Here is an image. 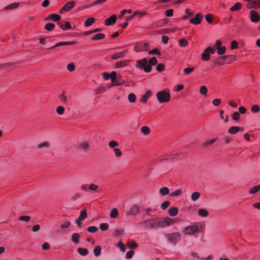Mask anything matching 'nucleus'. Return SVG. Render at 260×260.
I'll use <instances>...</instances> for the list:
<instances>
[{
    "instance_id": "1",
    "label": "nucleus",
    "mask_w": 260,
    "mask_h": 260,
    "mask_svg": "<svg viewBox=\"0 0 260 260\" xmlns=\"http://www.w3.org/2000/svg\"><path fill=\"white\" fill-rule=\"evenodd\" d=\"M156 228H163L172 224L174 222L171 218L166 217L163 218H155Z\"/></svg>"
},
{
    "instance_id": "2",
    "label": "nucleus",
    "mask_w": 260,
    "mask_h": 260,
    "mask_svg": "<svg viewBox=\"0 0 260 260\" xmlns=\"http://www.w3.org/2000/svg\"><path fill=\"white\" fill-rule=\"evenodd\" d=\"M168 89H166L164 90L158 91L156 93V98L159 102L167 103L170 101L171 95Z\"/></svg>"
},
{
    "instance_id": "3",
    "label": "nucleus",
    "mask_w": 260,
    "mask_h": 260,
    "mask_svg": "<svg viewBox=\"0 0 260 260\" xmlns=\"http://www.w3.org/2000/svg\"><path fill=\"white\" fill-rule=\"evenodd\" d=\"M166 237L167 241L173 245L176 244L181 239V235L177 232L168 234Z\"/></svg>"
},
{
    "instance_id": "4",
    "label": "nucleus",
    "mask_w": 260,
    "mask_h": 260,
    "mask_svg": "<svg viewBox=\"0 0 260 260\" xmlns=\"http://www.w3.org/2000/svg\"><path fill=\"white\" fill-rule=\"evenodd\" d=\"M137 67L143 70L146 73H149L151 70V65L148 64V61L146 58H144L137 61Z\"/></svg>"
},
{
    "instance_id": "5",
    "label": "nucleus",
    "mask_w": 260,
    "mask_h": 260,
    "mask_svg": "<svg viewBox=\"0 0 260 260\" xmlns=\"http://www.w3.org/2000/svg\"><path fill=\"white\" fill-rule=\"evenodd\" d=\"M155 219V218H150L144 221L142 223L143 226L146 229L156 228Z\"/></svg>"
},
{
    "instance_id": "6",
    "label": "nucleus",
    "mask_w": 260,
    "mask_h": 260,
    "mask_svg": "<svg viewBox=\"0 0 260 260\" xmlns=\"http://www.w3.org/2000/svg\"><path fill=\"white\" fill-rule=\"evenodd\" d=\"M140 212V209L139 206L137 205H132L129 210L126 212V215L127 216H136L139 212Z\"/></svg>"
},
{
    "instance_id": "7",
    "label": "nucleus",
    "mask_w": 260,
    "mask_h": 260,
    "mask_svg": "<svg viewBox=\"0 0 260 260\" xmlns=\"http://www.w3.org/2000/svg\"><path fill=\"white\" fill-rule=\"evenodd\" d=\"M198 231V227L196 225L187 226L184 230V233L186 235L192 234Z\"/></svg>"
},
{
    "instance_id": "8",
    "label": "nucleus",
    "mask_w": 260,
    "mask_h": 260,
    "mask_svg": "<svg viewBox=\"0 0 260 260\" xmlns=\"http://www.w3.org/2000/svg\"><path fill=\"white\" fill-rule=\"evenodd\" d=\"M203 18V15L200 13H197L194 18H192L189 20V22L194 24H199L201 22V20Z\"/></svg>"
},
{
    "instance_id": "9",
    "label": "nucleus",
    "mask_w": 260,
    "mask_h": 260,
    "mask_svg": "<svg viewBox=\"0 0 260 260\" xmlns=\"http://www.w3.org/2000/svg\"><path fill=\"white\" fill-rule=\"evenodd\" d=\"M250 19L252 22L256 23L260 20V16L256 11L252 10L250 12Z\"/></svg>"
},
{
    "instance_id": "10",
    "label": "nucleus",
    "mask_w": 260,
    "mask_h": 260,
    "mask_svg": "<svg viewBox=\"0 0 260 260\" xmlns=\"http://www.w3.org/2000/svg\"><path fill=\"white\" fill-rule=\"evenodd\" d=\"M116 20V15H113L105 20V25L107 26L113 25L115 23Z\"/></svg>"
},
{
    "instance_id": "11",
    "label": "nucleus",
    "mask_w": 260,
    "mask_h": 260,
    "mask_svg": "<svg viewBox=\"0 0 260 260\" xmlns=\"http://www.w3.org/2000/svg\"><path fill=\"white\" fill-rule=\"evenodd\" d=\"M50 148V144L47 141H44L39 143L37 145V149L39 151H41L45 149H48Z\"/></svg>"
},
{
    "instance_id": "12",
    "label": "nucleus",
    "mask_w": 260,
    "mask_h": 260,
    "mask_svg": "<svg viewBox=\"0 0 260 260\" xmlns=\"http://www.w3.org/2000/svg\"><path fill=\"white\" fill-rule=\"evenodd\" d=\"M76 44V42L72 41V42H60L56 43L55 45L53 46H52L48 48V49H54L57 47L61 46H66V45H74Z\"/></svg>"
},
{
    "instance_id": "13",
    "label": "nucleus",
    "mask_w": 260,
    "mask_h": 260,
    "mask_svg": "<svg viewBox=\"0 0 260 260\" xmlns=\"http://www.w3.org/2000/svg\"><path fill=\"white\" fill-rule=\"evenodd\" d=\"M61 19V16L58 14H50L47 17L45 18V21H48L49 20H52L54 22H57L60 20Z\"/></svg>"
},
{
    "instance_id": "14",
    "label": "nucleus",
    "mask_w": 260,
    "mask_h": 260,
    "mask_svg": "<svg viewBox=\"0 0 260 260\" xmlns=\"http://www.w3.org/2000/svg\"><path fill=\"white\" fill-rule=\"evenodd\" d=\"M75 5V2L74 1H70L64 5V6L62 8V10H63L64 11L68 12L71 10Z\"/></svg>"
},
{
    "instance_id": "15",
    "label": "nucleus",
    "mask_w": 260,
    "mask_h": 260,
    "mask_svg": "<svg viewBox=\"0 0 260 260\" xmlns=\"http://www.w3.org/2000/svg\"><path fill=\"white\" fill-rule=\"evenodd\" d=\"M127 50H124L120 52H118L111 56V58L113 60H116L120 58L123 57L127 53Z\"/></svg>"
},
{
    "instance_id": "16",
    "label": "nucleus",
    "mask_w": 260,
    "mask_h": 260,
    "mask_svg": "<svg viewBox=\"0 0 260 260\" xmlns=\"http://www.w3.org/2000/svg\"><path fill=\"white\" fill-rule=\"evenodd\" d=\"M151 94L152 93L150 90H147L145 93L141 97L140 99V102L143 103H146L148 98L151 95Z\"/></svg>"
},
{
    "instance_id": "17",
    "label": "nucleus",
    "mask_w": 260,
    "mask_h": 260,
    "mask_svg": "<svg viewBox=\"0 0 260 260\" xmlns=\"http://www.w3.org/2000/svg\"><path fill=\"white\" fill-rule=\"evenodd\" d=\"M240 130L241 131H243V128H240L238 126H233L231 127L229 129L228 132L232 134H235L237 133Z\"/></svg>"
},
{
    "instance_id": "18",
    "label": "nucleus",
    "mask_w": 260,
    "mask_h": 260,
    "mask_svg": "<svg viewBox=\"0 0 260 260\" xmlns=\"http://www.w3.org/2000/svg\"><path fill=\"white\" fill-rule=\"evenodd\" d=\"M260 190V184L253 186L251 187L248 191V192L250 194H254Z\"/></svg>"
},
{
    "instance_id": "19",
    "label": "nucleus",
    "mask_w": 260,
    "mask_h": 260,
    "mask_svg": "<svg viewBox=\"0 0 260 260\" xmlns=\"http://www.w3.org/2000/svg\"><path fill=\"white\" fill-rule=\"evenodd\" d=\"M80 238V235L78 233H74L71 236V241L75 244H78Z\"/></svg>"
},
{
    "instance_id": "20",
    "label": "nucleus",
    "mask_w": 260,
    "mask_h": 260,
    "mask_svg": "<svg viewBox=\"0 0 260 260\" xmlns=\"http://www.w3.org/2000/svg\"><path fill=\"white\" fill-rule=\"evenodd\" d=\"M105 35L103 33H99L95 35L91 38L92 40L96 41V40H101L105 38Z\"/></svg>"
},
{
    "instance_id": "21",
    "label": "nucleus",
    "mask_w": 260,
    "mask_h": 260,
    "mask_svg": "<svg viewBox=\"0 0 260 260\" xmlns=\"http://www.w3.org/2000/svg\"><path fill=\"white\" fill-rule=\"evenodd\" d=\"M129 62L128 60H122L120 62H117L115 64L116 68H122L127 65L128 62Z\"/></svg>"
},
{
    "instance_id": "22",
    "label": "nucleus",
    "mask_w": 260,
    "mask_h": 260,
    "mask_svg": "<svg viewBox=\"0 0 260 260\" xmlns=\"http://www.w3.org/2000/svg\"><path fill=\"white\" fill-rule=\"evenodd\" d=\"M210 56L208 51H206V49L202 53V59L204 61H207L210 59Z\"/></svg>"
},
{
    "instance_id": "23",
    "label": "nucleus",
    "mask_w": 260,
    "mask_h": 260,
    "mask_svg": "<svg viewBox=\"0 0 260 260\" xmlns=\"http://www.w3.org/2000/svg\"><path fill=\"white\" fill-rule=\"evenodd\" d=\"M87 211L85 209H84L80 211L79 216L78 218L81 220H84L87 217Z\"/></svg>"
},
{
    "instance_id": "24",
    "label": "nucleus",
    "mask_w": 260,
    "mask_h": 260,
    "mask_svg": "<svg viewBox=\"0 0 260 260\" xmlns=\"http://www.w3.org/2000/svg\"><path fill=\"white\" fill-rule=\"evenodd\" d=\"M178 212V210L177 207H171L169 210V214L172 216H176Z\"/></svg>"
},
{
    "instance_id": "25",
    "label": "nucleus",
    "mask_w": 260,
    "mask_h": 260,
    "mask_svg": "<svg viewBox=\"0 0 260 260\" xmlns=\"http://www.w3.org/2000/svg\"><path fill=\"white\" fill-rule=\"evenodd\" d=\"M78 148L86 150L89 148V144L87 142L84 141L79 143Z\"/></svg>"
},
{
    "instance_id": "26",
    "label": "nucleus",
    "mask_w": 260,
    "mask_h": 260,
    "mask_svg": "<svg viewBox=\"0 0 260 260\" xmlns=\"http://www.w3.org/2000/svg\"><path fill=\"white\" fill-rule=\"evenodd\" d=\"M77 251L80 255L82 256H85L88 253V250L86 248H82L79 247L77 249Z\"/></svg>"
},
{
    "instance_id": "27",
    "label": "nucleus",
    "mask_w": 260,
    "mask_h": 260,
    "mask_svg": "<svg viewBox=\"0 0 260 260\" xmlns=\"http://www.w3.org/2000/svg\"><path fill=\"white\" fill-rule=\"evenodd\" d=\"M19 6V3H12L7 6H6L5 8V10H9L17 8Z\"/></svg>"
},
{
    "instance_id": "28",
    "label": "nucleus",
    "mask_w": 260,
    "mask_h": 260,
    "mask_svg": "<svg viewBox=\"0 0 260 260\" xmlns=\"http://www.w3.org/2000/svg\"><path fill=\"white\" fill-rule=\"evenodd\" d=\"M242 7V5L240 3H236L233 6H232L231 8H230V10L231 11H238L240 9H241Z\"/></svg>"
},
{
    "instance_id": "29",
    "label": "nucleus",
    "mask_w": 260,
    "mask_h": 260,
    "mask_svg": "<svg viewBox=\"0 0 260 260\" xmlns=\"http://www.w3.org/2000/svg\"><path fill=\"white\" fill-rule=\"evenodd\" d=\"M170 190L167 187H163L159 189V193L162 196H166L169 193Z\"/></svg>"
},
{
    "instance_id": "30",
    "label": "nucleus",
    "mask_w": 260,
    "mask_h": 260,
    "mask_svg": "<svg viewBox=\"0 0 260 260\" xmlns=\"http://www.w3.org/2000/svg\"><path fill=\"white\" fill-rule=\"evenodd\" d=\"M218 139V138H213L212 139H211L204 143H203L201 145L203 147H206L208 145H210L213 144V143L215 142Z\"/></svg>"
},
{
    "instance_id": "31",
    "label": "nucleus",
    "mask_w": 260,
    "mask_h": 260,
    "mask_svg": "<svg viewBox=\"0 0 260 260\" xmlns=\"http://www.w3.org/2000/svg\"><path fill=\"white\" fill-rule=\"evenodd\" d=\"M118 216V211L116 208L113 209L110 214V216L112 218H116Z\"/></svg>"
},
{
    "instance_id": "32",
    "label": "nucleus",
    "mask_w": 260,
    "mask_h": 260,
    "mask_svg": "<svg viewBox=\"0 0 260 260\" xmlns=\"http://www.w3.org/2000/svg\"><path fill=\"white\" fill-rule=\"evenodd\" d=\"M198 213L202 217H207L208 215V211L204 209H199Z\"/></svg>"
},
{
    "instance_id": "33",
    "label": "nucleus",
    "mask_w": 260,
    "mask_h": 260,
    "mask_svg": "<svg viewBox=\"0 0 260 260\" xmlns=\"http://www.w3.org/2000/svg\"><path fill=\"white\" fill-rule=\"evenodd\" d=\"M201 194L199 192H194L191 195V199L192 201L194 202L199 199Z\"/></svg>"
},
{
    "instance_id": "34",
    "label": "nucleus",
    "mask_w": 260,
    "mask_h": 260,
    "mask_svg": "<svg viewBox=\"0 0 260 260\" xmlns=\"http://www.w3.org/2000/svg\"><path fill=\"white\" fill-rule=\"evenodd\" d=\"M95 21L94 18H89L85 20L84 22V25L85 26H89L91 25Z\"/></svg>"
},
{
    "instance_id": "35",
    "label": "nucleus",
    "mask_w": 260,
    "mask_h": 260,
    "mask_svg": "<svg viewBox=\"0 0 260 260\" xmlns=\"http://www.w3.org/2000/svg\"><path fill=\"white\" fill-rule=\"evenodd\" d=\"M93 252L95 256H99L101 253V247L99 245L96 246L93 250Z\"/></svg>"
},
{
    "instance_id": "36",
    "label": "nucleus",
    "mask_w": 260,
    "mask_h": 260,
    "mask_svg": "<svg viewBox=\"0 0 260 260\" xmlns=\"http://www.w3.org/2000/svg\"><path fill=\"white\" fill-rule=\"evenodd\" d=\"M182 190L181 189H178L175 190L174 191L172 192L170 194V196L172 197H177V196H179V195H180L181 194H182Z\"/></svg>"
},
{
    "instance_id": "37",
    "label": "nucleus",
    "mask_w": 260,
    "mask_h": 260,
    "mask_svg": "<svg viewBox=\"0 0 260 260\" xmlns=\"http://www.w3.org/2000/svg\"><path fill=\"white\" fill-rule=\"evenodd\" d=\"M59 27L63 30L70 29L72 27L69 22L66 21L64 25H60Z\"/></svg>"
},
{
    "instance_id": "38",
    "label": "nucleus",
    "mask_w": 260,
    "mask_h": 260,
    "mask_svg": "<svg viewBox=\"0 0 260 260\" xmlns=\"http://www.w3.org/2000/svg\"><path fill=\"white\" fill-rule=\"evenodd\" d=\"M141 131L143 134L147 135L150 133V129L148 126H143L141 128Z\"/></svg>"
},
{
    "instance_id": "39",
    "label": "nucleus",
    "mask_w": 260,
    "mask_h": 260,
    "mask_svg": "<svg viewBox=\"0 0 260 260\" xmlns=\"http://www.w3.org/2000/svg\"><path fill=\"white\" fill-rule=\"evenodd\" d=\"M44 28L48 31H51L55 28V24L52 23H48L45 25Z\"/></svg>"
},
{
    "instance_id": "40",
    "label": "nucleus",
    "mask_w": 260,
    "mask_h": 260,
    "mask_svg": "<svg viewBox=\"0 0 260 260\" xmlns=\"http://www.w3.org/2000/svg\"><path fill=\"white\" fill-rule=\"evenodd\" d=\"M147 13L146 12H140V11H135L134 14L130 16L129 19H132L136 15H139L140 17L144 16L146 15Z\"/></svg>"
},
{
    "instance_id": "41",
    "label": "nucleus",
    "mask_w": 260,
    "mask_h": 260,
    "mask_svg": "<svg viewBox=\"0 0 260 260\" xmlns=\"http://www.w3.org/2000/svg\"><path fill=\"white\" fill-rule=\"evenodd\" d=\"M98 186L93 183H91L88 186L89 189L91 190L94 192H98Z\"/></svg>"
},
{
    "instance_id": "42",
    "label": "nucleus",
    "mask_w": 260,
    "mask_h": 260,
    "mask_svg": "<svg viewBox=\"0 0 260 260\" xmlns=\"http://www.w3.org/2000/svg\"><path fill=\"white\" fill-rule=\"evenodd\" d=\"M207 91H208V89L205 86L202 85L200 87V93L201 94H202V95H203L204 96H206Z\"/></svg>"
},
{
    "instance_id": "43",
    "label": "nucleus",
    "mask_w": 260,
    "mask_h": 260,
    "mask_svg": "<svg viewBox=\"0 0 260 260\" xmlns=\"http://www.w3.org/2000/svg\"><path fill=\"white\" fill-rule=\"evenodd\" d=\"M136 96L134 93H129L128 95V100L131 103H134L136 101Z\"/></svg>"
},
{
    "instance_id": "44",
    "label": "nucleus",
    "mask_w": 260,
    "mask_h": 260,
    "mask_svg": "<svg viewBox=\"0 0 260 260\" xmlns=\"http://www.w3.org/2000/svg\"><path fill=\"white\" fill-rule=\"evenodd\" d=\"M217 49V54L220 55L224 54L226 52V47L225 46H221Z\"/></svg>"
},
{
    "instance_id": "45",
    "label": "nucleus",
    "mask_w": 260,
    "mask_h": 260,
    "mask_svg": "<svg viewBox=\"0 0 260 260\" xmlns=\"http://www.w3.org/2000/svg\"><path fill=\"white\" fill-rule=\"evenodd\" d=\"M106 1V0H96L94 2H93V3L90 5V6H85L84 7V8H89V7H92L94 5H98L100 3H104Z\"/></svg>"
},
{
    "instance_id": "46",
    "label": "nucleus",
    "mask_w": 260,
    "mask_h": 260,
    "mask_svg": "<svg viewBox=\"0 0 260 260\" xmlns=\"http://www.w3.org/2000/svg\"><path fill=\"white\" fill-rule=\"evenodd\" d=\"M170 205V202L169 201H166L163 202L160 206V208L162 210L166 209Z\"/></svg>"
},
{
    "instance_id": "47",
    "label": "nucleus",
    "mask_w": 260,
    "mask_h": 260,
    "mask_svg": "<svg viewBox=\"0 0 260 260\" xmlns=\"http://www.w3.org/2000/svg\"><path fill=\"white\" fill-rule=\"evenodd\" d=\"M259 110V107L257 105H254L251 107V111L253 113H257Z\"/></svg>"
},
{
    "instance_id": "48",
    "label": "nucleus",
    "mask_w": 260,
    "mask_h": 260,
    "mask_svg": "<svg viewBox=\"0 0 260 260\" xmlns=\"http://www.w3.org/2000/svg\"><path fill=\"white\" fill-rule=\"evenodd\" d=\"M118 143L114 140L110 141L108 143V146L111 148H113L115 147L118 146Z\"/></svg>"
},
{
    "instance_id": "49",
    "label": "nucleus",
    "mask_w": 260,
    "mask_h": 260,
    "mask_svg": "<svg viewBox=\"0 0 260 260\" xmlns=\"http://www.w3.org/2000/svg\"><path fill=\"white\" fill-rule=\"evenodd\" d=\"M148 63H149V65H151V66H154L157 64V60L156 57H152L149 59Z\"/></svg>"
},
{
    "instance_id": "50",
    "label": "nucleus",
    "mask_w": 260,
    "mask_h": 260,
    "mask_svg": "<svg viewBox=\"0 0 260 260\" xmlns=\"http://www.w3.org/2000/svg\"><path fill=\"white\" fill-rule=\"evenodd\" d=\"M87 230L89 233H93L98 231V228L95 226H90L87 228Z\"/></svg>"
},
{
    "instance_id": "51",
    "label": "nucleus",
    "mask_w": 260,
    "mask_h": 260,
    "mask_svg": "<svg viewBox=\"0 0 260 260\" xmlns=\"http://www.w3.org/2000/svg\"><path fill=\"white\" fill-rule=\"evenodd\" d=\"M148 54L151 55L157 54L158 55H160L161 54L160 52L157 48H155L152 50L149 51L148 52Z\"/></svg>"
},
{
    "instance_id": "52",
    "label": "nucleus",
    "mask_w": 260,
    "mask_h": 260,
    "mask_svg": "<svg viewBox=\"0 0 260 260\" xmlns=\"http://www.w3.org/2000/svg\"><path fill=\"white\" fill-rule=\"evenodd\" d=\"M109 225L107 223H102L100 224V229L102 231H106L108 230Z\"/></svg>"
},
{
    "instance_id": "53",
    "label": "nucleus",
    "mask_w": 260,
    "mask_h": 260,
    "mask_svg": "<svg viewBox=\"0 0 260 260\" xmlns=\"http://www.w3.org/2000/svg\"><path fill=\"white\" fill-rule=\"evenodd\" d=\"M165 65L162 63H159L156 66V70L158 72H161L165 70Z\"/></svg>"
},
{
    "instance_id": "54",
    "label": "nucleus",
    "mask_w": 260,
    "mask_h": 260,
    "mask_svg": "<svg viewBox=\"0 0 260 260\" xmlns=\"http://www.w3.org/2000/svg\"><path fill=\"white\" fill-rule=\"evenodd\" d=\"M110 76V78H111L112 82L114 83L116 80V73L114 71H113L111 73Z\"/></svg>"
},
{
    "instance_id": "55",
    "label": "nucleus",
    "mask_w": 260,
    "mask_h": 260,
    "mask_svg": "<svg viewBox=\"0 0 260 260\" xmlns=\"http://www.w3.org/2000/svg\"><path fill=\"white\" fill-rule=\"evenodd\" d=\"M194 68H193V67L186 68L183 70V71L184 72V73H185L186 75H189L191 72H192L194 71Z\"/></svg>"
},
{
    "instance_id": "56",
    "label": "nucleus",
    "mask_w": 260,
    "mask_h": 260,
    "mask_svg": "<svg viewBox=\"0 0 260 260\" xmlns=\"http://www.w3.org/2000/svg\"><path fill=\"white\" fill-rule=\"evenodd\" d=\"M187 44H188V42H187V40L184 38H182V39H180V40L179 41V45L181 47H185L187 45Z\"/></svg>"
},
{
    "instance_id": "57",
    "label": "nucleus",
    "mask_w": 260,
    "mask_h": 260,
    "mask_svg": "<svg viewBox=\"0 0 260 260\" xmlns=\"http://www.w3.org/2000/svg\"><path fill=\"white\" fill-rule=\"evenodd\" d=\"M117 247H118L120 248V250L122 252H124L125 251V249H126L125 247L121 241H120L118 243Z\"/></svg>"
},
{
    "instance_id": "58",
    "label": "nucleus",
    "mask_w": 260,
    "mask_h": 260,
    "mask_svg": "<svg viewBox=\"0 0 260 260\" xmlns=\"http://www.w3.org/2000/svg\"><path fill=\"white\" fill-rule=\"evenodd\" d=\"M64 111V108L63 106H58L56 109V112L59 115H61Z\"/></svg>"
},
{
    "instance_id": "59",
    "label": "nucleus",
    "mask_w": 260,
    "mask_h": 260,
    "mask_svg": "<svg viewBox=\"0 0 260 260\" xmlns=\"http://www.w3.org/2000/svg\"><path fill=\"white\" fill-rule=\"evenodd\" d=\"M240 117V114L238 112H235L232 115V118L234 120H238Z\"/></svg>"
},
{
    "instance_id": "60",
    "label": "nucleus",
    "mask_w": 260,
    "mask_h": 260,
    "mask_svg": "<svg viewBox=\"0 0 260 260\" xmlns=\"http://www.w3.org/2000/svg\"><path fill=\"white\" fill-rule=\"evenodd\" d=\"M114 152L117 157H120L122 155V153L119 148H114L113 149Z\"/></svg>"
},
{
    "instance_id": "61",
    "label": "nucleus",
    "mask_w": 260,
    "mask_h": 260,
    "mask_svg": "<svg viewBox=\"0 0 260 260\" xmlns=\"http://www.w3.org/2000/svg\"><path fill=\"white\" fill-rule=\"evenodd\" d=\"M67 69L70 72H73L75 70V65L73 63H70L67 66Z\"/></svg>"
},
{
    "instance_id": "62",
    "label": "nucleus",
    "mask_w": 260,
    "mask_h": 260,
    "mask_svg": "<svg viewBox=\"0 0 260 260\" xmlns=\"http://www.w3.org/2000/svg\"><path fill=\"white\" fill-rule=\"evenodd\" d=\"M134 253V252L133 250L128 251L126 252L125 257L127 259H129L132 258L133 254Z\"/></svg>"
},
{
    "instance_id": "63",
    "label": "nucleus",
    "mask_w": 260,
    "mask_h": 260,
    "mask_svg": "<svg viewBox=\"0 0 260 260\" xmlns=\"http://www.w3.org/2000/svg\"><path fill=\"white\" fill-rule=\"evenodd\" d=\"M221 101L219 99H215L212 101V104L215 106H218L221 104Z\"/></svg>"
},
{
    "instance_id": "64",
    "label": "nucleus",
    "mask_w": 260,
    "mask_h": 260,
    "mask_svg": "<svg viewBox=\"0 0 260 260\" xmlns=\"http://www.w3.org/2000/svg\"><path fill=\"white\" fill-rule=\"evenodd\" d=\"M19 219L20 220H22V221H28L30 219V217L29 216H27V215L22 216L19 217Z\"/></svg>"
}]
</instances>
